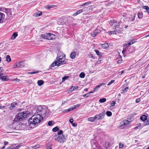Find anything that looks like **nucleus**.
<instances>
[{
    "label": "nucleus",
    "instance_id": "f257e3e1",
    "mask_svg": "<svg viewBox=\"0 0 149 149\" xmlns=\"http://www.w3.org/2000/svg\"><path fill=\"white\" fill-rule=\"evenodd\" d=\"M43 116L40 114H35L29 120V126L33 128L38 126V125L43 120Z\"/></svg>",
    "mask_w": 149,
    "mask_h": 149
},
{
    "label": "nucleus",
    "instance_id": "f03ea898",
    "mask_svg": "<svg viewBox=\"0 0 149 149\" xmlns=\"http://www.w3.org/2000/svg\"><path fill=\"white\" fill-rule=\"evenodd\" d=\"M47 108L45 106H38L36 110V113L35 114H40L42 116H45L44 115L46 114L47 112Z\"/></svg>",
    "mask_w": 149,
    "mask_h": 149
},
{
    "label": "nucleus",
    "instance_id": "7ed1b4c3",
    "mask_svg": "<svg viewBox=\"0 0 149 149\" xmlns=\"http://www.w3.org/2000/svg\"><path fill=\"white\" fill-rule=\"evenodd\" d=\"M58 135L54 136L55 139L60 142H64L65 140V137L63 134L62 130H60L57 133Z\"/></svg>",
    "mask_w": 149,
    "mask_h": 149
},
{
    "label": "nucleus",
    "instance_id": "20e7f679",
    "mask_svg": "<svg viewBox=\"0 0 149 149\" xmlns=\"http://www.w3.org/2000/svg\"><path fill=\"white\" fill-rule=\"evenodd\" d=\"M62 58H56V60L52 63L50 65V67H54L56 65L58 66L66 63L64 61H63Z\"/></svg>",
    "mask_w": 149,
    "mask_h": 149
},
{
    "label": "nucleus",
    "instance_id": "39448f33",
    "mask_svg": "<svg viewBox=\"0 0 149 149\" xmlns=\"http://www.w3.org/2000/svg\"><path fill=\"white\" fill-rule=\"evenodd\" d=\"M25 118L22 115L21 113H19L16 116V117L13 121L15 122H18L24 120Z\"/></svg>",
    "mask_w": 149,
    "mask_h": 149
},
{
    "label": "nucleus",
    "instance_id": "423d86ee",
    "mask_svg": "<svg viewBox=\"0 0 149 149\" xmlns=\"http://www.w3.org/2000/svg\"><path fill=\"white\" fill-rule=\"evenodd\" d=\"M105 115V113L104 111L99 114L96 115L95 116L97 117L96 118V119H97L98 120H100L103 118Z\"/></svg>",
    "mask_w": 149,
    "mask_h": 149
},
{
    "label": "nucleus",
    "instance_id": "0eeeda50",
    "mask_svg": "<svg viewBox=\"0 0 149 149\" xmlns=\"http://www.w3.org/2000/svg\"><path fill=\"white\" fill-rule=\"evenodd\" d=\"M101 32L100 30L97 28L92 32H91V34L92 36L95 37L97 34L100 33Z\"/></svg>",
    "mask_w": 149,
    "mask_h": 149
},
{
    "label": "nucleus",
    "instance_id": "6e6552de",
    "mask_svg": "<svg viewBox=\"0 0 149 149\" xmlns=\"http://www.w3.org/2000/svg\"><path fill=\"white\" fill-rule=\"evenodd\" d=\"M129 121L127 120H123V121L121 122L120 127L122 128H123L128 125Z\"/></svg>",
    "mask_w": 149,
    "mask_h": 149
},
{
    "label": "nucleus",
    "instance_id": "1a4fd4ad",
    "mask_svg": "<svg viewBox=\"0 0 149 149\" xmlns=\"http://www.w3.org/2000/svg\"><path fill=\"white\" fill-rule=\"evenodd\" d=\"M3 73H0V79L3 81H8L9 80L7 77L6 76H3Z\"/></svg>",
    "mask_w": 149,
    "mask_h": 149
},
{
    "label": "nucleus",
    "instance_id": "9d476101",
    "mask_svg": "<svg viewBox=\"0 0 149 149\" xmlns=\"http://www.w3.org/2000/svg\"><path fill=\"white\" fill-rule=\"evenodd\" d=\"M50 33H47L45 34H42L41 36V37L42 38L46 39L48 40L49 37V36Z\"/></svg>",
    "mask_w": 149,
    "mask_h": 149
},
{
    "label": "nucleus",
    "instance_id": "9b49d317",
    "mask_svg": "<svg viewBox=\"0 0 149 149\" xmlns=\"http://www.w3.org/2000/svg\"><path fill=\"white\" fill-rule=\"evenodd\" d=\"M140 119L145 123V122L147 120V117L146 115H143L140 116Z\"/></svg>",
    "mask_w": 149,
    "mask_h": 149
},
{
    "label": "nucleus",
    "instance_id": "f8f14e48",
    "mask_svg": "<svg viewBox=\"0 0 149 149\" xmlns=\"http://www.w3.org/2000/svg\"><path fill=\"white\" fill-rule=\"evenodd\" d=\"M5 17V15L2 13L0 12V23H1L3 22Z\"/></svg>",
    "mask_w": 149,
    "mask_h": 149
},
{
    "label": "nucleus",
    "instance_id": "ddd939ff",
    "mask_svg": "<svg viewBox=\"0 0 149 149\" xmlns=\"http://www.w3.org/2000/svg\"><path fill=\"white\" fill-rule=\"evenodd\" d=\"M94 51L96 54L99 56V58L102 59V53L97 50H94Z\"/></svg>",
    "mask_w": 149,
    "mask_h": 149
},
{
    "label": "nucleus",
    "instance_id": "4468645a",
    "mask_svg": "<svg viewBox=\"0 0 149 149\" xmlns=\"http://www.w3.org/2000/svg\"><path fill=\"white\" fill-rule=\"evenodd\" d=\"M42 14V12L40 11H38L36 13H34L33 15L35 17H38L41 16Z\"/></svg>",
    "mask_w": 149,
    "mask_h": 149
},
{
    "label": "nucleus",
    "instance_id": "2eb2a0df",
    "mask_svg": "<svg viewBox=\"0 0 149 149\" xmlns=\"http://www.w3.org/2000/svg\"><path fill=\"white\" fill-rule=\"evenodd\" d=\"M76 53L74 52H72L70 54V57L72 59H74L75 57Z\"/></svg>",
    "mask_w": 149,
    "mask_h": 149
},
{
    "label": "nucleus",
    "instance_id": "dca6fc26",
    "mask_svg": "<svg viewBox=\"0 0 149 149\" xmlns=\"http://www.w3.org/2000/svg\"><path fill=\"white\" fill-rule=\"evenodd\" d=\"M97 117H95V116H94V117H90L88 118V120L92 122L94 121L96 119V118Z\"/></svg>",
    "mask_w": 149,
    "mask_h": 149
},
{
    "label": "nucleus",
    "instance_id": "f3484780",
    "mask_svg": "<svg viewBox=\"0 0 149 149\" xmlns=\"http://www.w3.org/2000/svg\"><path fill=\"white\" fill-rule=\"evenodd\" d=\"M17 36V33L16 32H14L12 36L11 39L12 40L15 39Z\"/></svg>",
    "mask_w": 149,
    "mask_h": 149
},
{
    "label": "nucleus",
    "instance_id": "a211bd4d",
    "mask_svg": "<svg viewBox=\"0 0 149 149\" xmlns=\"http://www.w3.org/2000/svg\"><path fill=\"white\" fill-rule=\"evenodd\" d=\"M55 38V35L53 34L50 33L49 36V37L48 40H51L54 39Z\"/></svg>",
    "mask_w": 149,
    "mask_h": 149
},
{
    "label": "nucleus",
    "instance_id": "6ab92c4d",
    "mask_svg": "<svg viewBox=\"0 0 149 149\" xmlns=\"http://www.w3.org/2000/svg\"><path fill=\"white\" fill-rule=\"evenodd\" d=\"M19 146H17L14 147L13 146H10L7 148V149H19Z\"/></svg>",
    "mask_w": 149,
    "mask_h": 149
},
{
    "label": "nucleus",
    "instance_id": "aec40b11",
    "mask_svg": "<svg viewBox=\"0 0 149 149\" xmlns=\"http://www.w3.org/2000/svg\"><path fill=\"white\" fill-rule=\"evenodd\" d=\"M116 22V21L115 20L112 19L110 21L109 23L111 26H112L113 24Z\"/></svg>",
    "mask_w": 149,
    "mask_h": 149
},
{
    "label": "nucleus",
    "instance_id": "412c9836",
    "mask_svg": "<svg viewBox=\"0 0 149 149\" xmlns=\"http://www.w3.org/2000/svg\"><path fill=\"white\" fill-rule=\"evenodd\" d=\"M19 113H21V114L22 116H23L25 118L26 117V116L28 114V111H24Z\"/></svg>",
    "mask_w": 149,
    "mask_h": 149
},
{
    "label": "nucleus",
    "instance_id": "4be33fe9",
    "mask_svg": "<svg viewBox=\"0 0 149 149\" xmlns=\"http://www.w3.org/2000/svg\"><path fill=\"white\" fill-rule=\"evenodd\" d=\"M37 83L38 86H41L44 84V81L42 80H39L38 81Z\"/></svg>",
    "mask_w": 149,
    "mask_h": 149
},
{
    "label": "nucleus",
    "instance_id": "5701e85b",
    "mask_svg": "<svg viewBox=\"0 0 149 149\" xmlns=\"http://www.w3.org/2000/svg\"><path fill=\"white\" fill-rule=\"evenodd\" d=\"M138 17L139 19H142L143 17V13L142 12L138 13Z\"/></svg>",
    "mask_w": 149,
    "mask_h": 149
},
{
    "label": "nucleus",
    "instance_id": "b1692460",
    "mask_svg": "<svg viewBox=\"0 0 149 149\" xmlns=\"http://www.w3.org/2000/svg\"><path fill=\"white\" fill-rule=\"evenodd\" d=\"M109 47V45L107 43H104L102 45V47L104 49H106Z\"/></svg>",
    "mask_w": 149,
    "mask_h": 149
},
{
    "label": "nucleus",
    "instance_id": "393cba45",
    "mask_svg": "<svg viewBox=\"0 0 149 149\" xmlns=\"http://www.w3.org/2000/svg\"><path fill=\"white\" fill-rule=\"evenodd\" d=\"M106 101V99L105 98H101L99 100V101L100 103H104Z\"/></svg>",
    "mask_w": 149,
    "mask_h": 149
},
{
    "label": "nucleus",
    "instance_id": "a878e982",
    "mask_svg": "<svg viewBox=\"0 0 149 149\" xmlns=\"http://www.w3.org/2000/svg\"><path fill=\"white\" fill-rule=\"evenodd\" d=\"M91 3V1H89L88 2H87L83 4L80 5V6L84 7L85 6H87L88 5L90 4Z\"/></svg>",
    "mask_w": 149,
    "mask_h": 149
},
{
    "label": "nucleus",
    "instance_id": "bb28decb",
    "mask_svg": "<svg viewBox=\"0 0 149 149\" xmlns=\"http://www.w3.org/2000/svg\"><path fill=\"white\" fill-rule=\"evenodd\" d=\"M22 63V62H20L19 63H16V64L14 65V68H15L16 67H20L21 65V64Z\"/></svg>",
    "mask_w": 149,
    "mask_h": 149
},
{
    "label": "nucleus",
    "instance_id": "cd10ccee",
    "mask_svg": "<svg viewBox=\"0 0 149 149\" xmlns=\"http://www.w3.org/2000/svg\"><path fill=\"white\" fill-rule=\"evenodd\" d=\"M6 61L7 62H10L11 61V58L10 56L9 55H7L6 58Z\"/></svg>",
    "mask_w": 149,
    "mask_h": 149
},
{
    "label": "nucleus",
    "instance_id": "c85d7f7f",
    "mask_svg": "<svg viewBox=\"0 0 149 149\" xmlns=\"http://www.w3.org/2000/svg\"><path fill=\"white\" fill-rule=\"evenodd\" d=\"M40 147V145H36L35 146L32 147L33 149H36Z\"/></svg>",
    "mask_w": 149,
    "mask_h": 149
},
{
    "label": "nucleus",
    "instance_id": "c756f323",
    "mask_svg": "<svg viewBox=\"0 0 149 149\" xmlns=\"http://www.w3.org/2000/svg\"><path fill=\"white\" fill-rule=\"evenodd\" d=\"M116 31H110L108 32L107 33L109 35H112V34H116Z\"/></svg>",
    "mask_w": 149,
    "mask_h": 149
},
{
    "label": "nucleus",
    "instance_id": "7c9ffc66",
    "mask_svg": "<svg viewBox=\"0 0 149 149\" xmlns=\"http://www.w3.org/2000/svg\"><path fill=\"white\" fill-rule=\"evenodd\" d=\"M54 121L52 120L49 121L48 123V125L49 126H52L53 124L54 123Z\"/></svg>",
    "mask_w": 149,
    "mask_h": 149
},
{
    "label": "nucleus",
    "instance_id": "2f4dec72",
    "mask_svg": "<svg viewBox=\"0 0 149 149\" xmlns=\"http://www.w3.org/2000/svg\"><path fill=\"white\" fill-rule=\"evenodd\" d=\"M85 74L83 72H81L79 75V77L82 78H84L85 77Z\"/></svg>",
    "mask_w": 149,
    "mask_h": 149
},
{
    "label": "nucleus",
    "instance_id": "473e14b6",
    "mask_svg": "<svg viewBox=\"0 0 149 149\" xmlns=\"http://www.w3.org/2000/svg\"><path fill=\"white\" fill-rule=\"evenodd\" d=\"M59 130V129L57 127H56L53 128L52 130L54 132H56L58 130Z\"/></svg>",
    "mask_w": 149,
    "mask_h": 149
},
{
    "label": "nucleus",
    "instance_id": "72a5a7b5",
    "mask_svg": "<svg viewBox=\"0 0 149 149\" xmlns=\"http://www.w3.org/2000/svg\"><path fill=\"white\" fill-rule=\"evenodd\" d=\"M120 25V22H118V23H116V24H115L114 26L116 28H117L119 27Z\"/></svg>",
    "mask_w": 149,
    "mask_h": 149
},
{
    "label": "nucleus",
    "instance_id": "f704fd0d",
    "mask_svg": "<svg viewBox=\"0 0 149 149\" xmlns=\"http://www.w3.org/2000/svg\"><path fill=\"white\" fill-rule=\"evenodd\" d=\"M106 114L108 116H112V113L111 111H107L106 113Z\"/></svg>",
    "mask_w": 149,
    "mask_h": 149
},
{
    "label": "nucleus",
    "instance_id": "c9c22d12",
    "mask_svg": "<svg viewBox=\"0 0 149 149\" xmlns=\"http://www.w3.org/2000/svg\"><path fill=\"white\" fill-rule=\"evenodd\" d=\"M100 88V87L99 86V85L96 86L95 87V88L94 89V91H95V92L97 91Z\"/></svg>",
    "mask_w": 149,
    "mask_h": 149
},
{
    "label": "nucleus",
    "instance_id": "e433bc0d",
    "mask_svg": "<svg viewBox=\"0 0 149 149\" xmlns=\"http://www.w3.org/2000/svg\"><path fill=\"white\" fill-rule=\"evenodd\" d=\"M69 77L68 76H65L62 78V82L64 81L66 79L68 78Z\"/></svg>",
    "mask_w": 149,
    "mask_h": 149
},
{
    "label": "nucleus",
    "instance_id": "4c0bfd02",
    "mask_svg": "<svg viewBox=\"0 0 149 149\" xmlns=\"http://www.w3.org/2000/svg\"><path fill=\"white\" fill-rule=\"evenodd\" d=\"M74 109V108L73 107H71L69 108L68 109H66V110L67 111V112L68 113L71 111L73 110Z\"/></svg>",
    "mask_w": 149,
    "mask_h": 149
},
{
    "label": "nucleus",
    "instance_id": "58836bf2",
    "mask_svg": "<svg viewBox=\"0 0 149 149\" xmlns=\"http://www.w3.org/2000/svg\"><path fill=\"white\" fill-rule=\"evenodd\" d=\"M17 104L16 102H13L11 104V106L13 108H14L15 107L16 105H17Z\"/></svg>",
    "mask_w": 149,
    "mask_h": 149
},
{
    "label": "nucleus",
    "instance_id": "ea45409f",
    "mask_svg": "<svg viewBox=\"0 0 149 149\" xmlns=\"http://www.w3.org/2000/svg\"><path fill=\"white\" fill-rule=\"evenodd\" d=\"M78 87V86H72V87L70 88V89L72 91H73L77 88Z\"/></svg>",
    "mask_w": 149,
    "mask_h": 149
},
{
    "label": "nucleus",
    "instance_id": "a19ab883",
    "mask_svg": "<svg viewBox=\"0 0 149 149\" xmlns=\"http://www.w3.org/2000/svg\"><path fill=\"white\" fill-rule=\"evenodd\" d=\"M39 71L38 70H36L35 71H33L32 72H29V73L30 74H34L37 73Z\"/></svg>",
    "mask_w": 149,
    "mask_h": 149
},
{
    "label": "nucleus",
    "instance_id": "79ce46f5",
    "mask_svg": "<svg viewBox=\"0 0 149 149\" xmlns=\"http://www.w3.org/2000/svg\"><path fill=\"white\" fill-rule=\"evenodd\" d=\"M115 81V80H112L111 81H110L109 82V83H108V84H107V86H109L111 84L113 83Z\"/></svg>",
    "mask_w": 149,
    "mask_h": 149
},
{
    "label": "nucleus",
    "instance_id": "37998d69",
    "mask_svg": "<svg viewBox=\"0 0 149 149\" xmlns=\"http://www.w3.org/2000/svg\"><path fill=\"white\" fill-rule=\"evenodd\" d=\"M143 8L144 9H145L146 10V12L148 11V9L149 7L148 6H143ZM145 12H146L145 11Z\"/></svg>",
    "mask_w": 149,
    "mask_h": 149
},
{
    "label": "nucleus",
    "instance_id": "c03bdc74",
    "mask_svg": "<svg viewBox=\"0 0 149 149\" xmlns=\"http://www.w3.org/2000/svg\"><path fill=\"white\" fill-rule=\"evenodd\" d=\"M115 31H116V33L118 32V33H121V28H120V29L118 30L116 29Z\"/></svg>",
    "mask_w": 149,
    "mask_h": 149
},
{
    "label": "nucleus",
    "instance_id": "a18cd8bd",
    "mask_svg": "<svg viewBox=\"0 0 149 149\" xmlns=\"http://www.w3.org/2000/svg\"><path fill=\"white\" fill-rule=\"evenodd\" d=\"M129 87H126L123 90V91L124 92H125L127 91L128 89H129Z\"/></svg>",
    "mask_w": 149,
    "mask_h": 149
},
{
    "label": "nucleus",
    "instance_id": "49530a36",
    "mask_svg": "<svg viewBox=\"0 0 149 149\" xmlns=\"http://www.w3.org/2000/svg\"><path fill=\"white\" fill-rule=\"evenodd\" d=\"M128 41L129 42V45H130L132 44H134V42L132 41L131 39H129Z\"/></svg>",
    "mask_w": 149,
    "mask_h": 149
},
{
    "label": "nucleus",
    "instance_id": "de8ad7c7",
    "mask_svg": "<svg viewBox=\"0 0 149 149\" xmlns=\"http://www.w3.org/2000/svg\"><path fill=\"white\" fill-rule=\"evenodd\" d=\"M89 96V93H86V94L84 95H83V96L84 97H88Z\"/></svg>",
    "mask_w": 149,
    "mask_h": 149
},
{
    "label": "nucleus",
    "instance_id": "09e8293b",
    "mask_svg": "<svg viewBox=\"0 0 149 149\" xmlns=\"http://www.w3.org/2000/svg\"><path fill=\"white\" fill-rule=\"evenodd\" d=\"M83 12V10L82 9H80V10H78V11H77V14H78V15L80 13H82Z\"/></svg>",
    "mask_w": 149,
    "mask_h": 149
},
{
    "label": "nucleus",
    "instance_id": "8fccbe9b",
    "mask_svg": "<svg viewBox=\"0 0 149 149\" xmlns=\"http://www.w3.org/2000/svg\"><path fill=\"white\" fill-rule=\"evenodd\" d=\"M54 6H53V5H51V6H49V5H48L47 6V8L49 9H50L51 8L53 7Z\"/></svg>",
    "mask_w": 149,
    "mask_h": 149
},
{
    "label": "nucleus",
    "instance_id": "3c124183",
    "mask_svg": "<svg viewBox=\"0 0 149 149\" xmlns=\"http://www.w3.org/2000/svg\"><path fill=\"white\" fill-rule=\"evenodd\" d=\"M141 100L140 98H137L135 102L136 103H138L140 102Z\"/></svg>",
    "mask_w": 149,
    "mask_h": 149
},
{
    "label": "nucleus",
    "instance_id": "603ef678",
    "mask_svg": "<svg viewBox=\"0 0 149 149\" xmlns=\"http://www.w3.org/2000/svg\"><path fill=\"white\" fill-rule=\"evenodd\" d=\"M9 9H6V8H5L4 9V10H2V11L5 12L6 13H8V12L7 11V10Z\"/></svg>",
    "mask_w": 149,
    "mask_h": 149
},
{
    "label": "nucleus",
    "instance_id": "864d4df0",
    "mask_svg": "<svg viewBox=\"0 0 149 149\" xmlns=\"http://www.w3.org/2000/svg\"><path fill=\"white\" fill-rule=\"evenodd\" d=\"M149 125V120H147L145 122V123L144 124V125Z\"/></svg>",
    "mask_w": 149,
    "mask_h": 149
},
{
    "label": "nucleus",
    "instance_id": "5fc2aeb1",
    "mask_svg": "<svg viewBox=\"0 0 149 149\" xmlns=\"http://www.w3.org/2000/svg\"><path fill=\"white\" fill-rule=\"evenodd\" d=\"M80 104H76L75 105H74V107L73 108H74V109L76 108L77 107H79L80 106Z\"/></svg>",
    "mask_w": 149,
    "mask_h": 149
},
{
    "label": "nucleus",
    "instance_id": "6e6d98bb",
    "mask_svg": "<svg viewBox=\"0 0 149 149\" xmlns=\"http://www.w3.org/2000/svg\"><path fill=\"white\" fill-rule=\"evenodd\" d=\"M111 104L112 107L114 106L115 104V102L114 101H112L111 102Z\"/></svg>",
    "mask_w": 149,
    "mask_h": 149
},
{
    "label": "nucleus",
    "instance_id": "4d7b16f0",
    "mask_svg": "<svg viewBox=\"0 0 149 149\" xmlns=\"http://www.w3.org/2000/svg\"><path fill=\"white\" fill-rule=\"evenodd\" d=\"M141 128V125L138 126L136 127L135 128V129L136 130L137 129H140Z\"/></svg>",
    "mask_w": 149,
    "mask_h": 149
},
{
    "label": "nucleus",
    "instance_id": "13d9d810",
    "mask_svg": "<svg viewBox=\"0 0 149 149\" xmlns=\"http://www.w3.org/2000/svg\"><path fill=\"white\" fill-rule=\"evenodd\" d=\"M70 122L72 124L73 123V120L72 118L71 119L69 120Z\"/></svg>",
    "mask_w": 149,
    "mask_h": 149
},
{
    "label": "nucleus",
    "instance_id": "bf43d9fd",
    "mask_svg": "<svg viewBox=\"0 0 149 149\" xmlns=\"http://www.w3.org/2000/svg\"><path fill=\"white\" fill-rule=\"evenodd\" d=\"M123 144H121V143H120L119 144V148H122L123 147Z\"/></svg>",
    "mask_w": 149,
    "mask_h": 149
},
{
    "label": "nucleus",
    "instance_id": "052dcab7",
    "mask_svg": "<svg viewBox=\"0 0 149 149\" xmlns=\"http://www.w3.org/2000/svg\"><path fill=\"white\" fill-rule=\"evenodd\" d=\"M122 59L121 60H118L117 62V63L118 64H120L122 62Z\"/></svg>",
    "mask_w": 149,
    "mask_h": 149
},
{
    "label": "nucleus",
    "instance_id": "680f3d73",
    "mask_svg": "<svg viewBox=\"0 0 149 149\" xmlns=\"http://www.w3.org/2000/svg\"><path fill=\"white\" fill-rule=\"evenodd\" d=\"M91 58H92L93 59H94L95 58V56L93 55V54H91Z\"/></svg>",
    "mask_w": 149,
    "mask_h": 149
},
{
    "label": "nucleus",
    "instance_id": "e2e57ef3",
    "mask_svg": "<svg viewBox=\"0 0 149 149\" xmlns=\"http://www.w3.org/2000/svg\"><path fill=\"white\" fill-rule=\"evenodd\" d=\"M105 85V83H102L100 84L99 85V86L100 87H101L102 86H104Z\"/></svg>",
    "mask_w": 149,
    "mask_h": 149
},
{
    "label": "nucleus",
    "instance_id": "0e129e2a",
    "mask_svg": "<svg viewBox=\"0 0 149 149\" xmlns=\"http://www.w3.org/2000/svg\"><path fill=\"white\" fill-rule=\"evenodd\" d=\"M101 58H100L98 59V60L97 61V62L98 63H100V62L102 61V60L101 59Z\"/></svg>",
    "mask_w": 149,
    "mask_h": 149
},
{
    "label": "nucleus",
    "instance_id": "69168bd1",
    "mask_svg": "<svg viewBox=\"0 0 149 149\" xmlns=\"http://www.w3.org/2000/svg\"><path fill=\"white\" fill-rule=\"evenodd\" d=\"M13 81H17L18 82H19L20 81V79H18L17 78L14 79L13 80Z\"/></svg>",
    "mask_w": 149,
    "mask_h": 149
},
{
    "label": "nucleus",
    "instance_id": "338daca9",
    "mask_svg": "<svg viewBox=\"0 0 149 149\" xmlns=\"http://www.w3.org/2000/svg\"><path fill=\"white\" fill-rule=\"evenodd\" d=\"M72 125L74 127H76L77 126V125L74 123H73L72 124Z\"/></svg>",
    "mask_w": 149,
    "mask_h": 149
},
{
    "label": "nucleus",
    "instance_id": "774afa93",
    "mask_svg": "<svg viewBox=\"0 0 149 149\" xmlns=\"http://www.w3.org/2000/svg\"><path fill=\"white\" fill-rule=\"evenodd\" d=\"M129 43L127 44H125L124 45V46L128 47L130 46V45H129Z\"/></svg>",
    "mask_w": 149,
    "mask_h": 149
}]
</instances>
